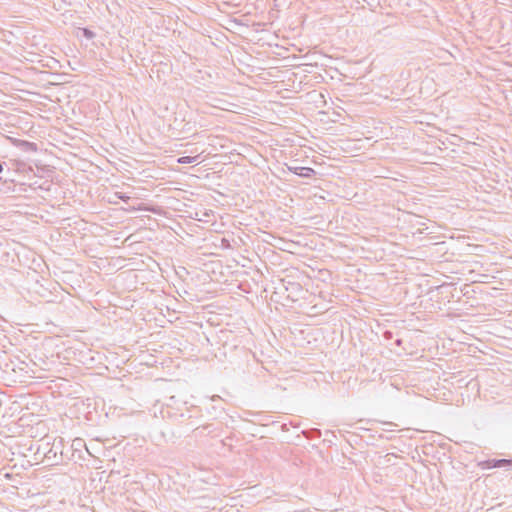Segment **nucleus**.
Returning <instances> with one entry per match:
<instances>
[{
    "label": "nucleus",
    "mask_w": 512,
    "mask_h": 512,
    "mask_svg": "<svg viewBox=\"0 0 512 512\" xmlns=\"http://www.w3.org/2000/svg\"><path fill=\"white\" fill-rule=\"evenodd\" d=\"M384 425H386L388 428L386 429L387 431H394V428L397 427L396 424L392 423V422H387L385 423Z\"/></svg>",
    "instance_id": "obj_6"
},
{
    "label": "nucleus",
    "mask_w": 512,
    "mask_h": 512,
    "mask_svg": "<svg viewBox=\"0 0 512 512\" xmlns=\"http://www.w3.org/2000/svg\"><path fill=\"white\" fill-rule=\"evenodd\" d=\"M290 170L301 177L310 178L314 175L315 171L310 167H293Z\"/></svg>",
    "instance_id": "obj_3"
},
{
    "label": "nucleus",
    "mask_w": 512,
    "mask_h": 512,
    "mask_svg": "<svg viewBox=\"0 0 512 512\" xmlns=\"http://www.w3.org/2000/svg\"><path fill=\"white\" fill-rule=\"evenodd\" d=\"M198 160V156H183L178 159V163L180 164H190Z\"/></svg>",
    "instance_id": "obj_4"
},
{
    "label": "nucleus",
    "mask_w": 512,
    "mask_h": 512,
    "mask_svg": "<svg viewBox=\"0 0 512 512\" xmlns=\"http://www.w3.org/2000/svg\"><path fill=\"white\" fill-rule=\"evenodd\" d=\"M86 451L88 454H91V451L89 450V448H86Z\"/></svg>",
    "instance_id": "obj_11"
},
{
    "label": "nucleus",
    "mask_w": 512,
    "mask_h": 512,
    "mask_svg": "<svg viewBox=\"0 0 512 512\" xmlns=\"http://www.w3.org/2000/svg\"><path fill=\"white\" fill-rule=\"evenodd\" d=\"M482 469H491L499 467H512V460L508 459H489L479 463Z\"/></svg>",
    "instance_id": "obj_1"
},
{
    "label": "nucleus",
    "mask_w": 512,
    "mask_h": 512,
    "mask_svg": "<svg viewBox=\"0 0 512 512\" xmlns=\"http://www.w3.org/2000/svg\"><path fill=\"white\" fill-rule=\"evenodd\" d=\"M84 35L88 38H91L93 36V33L88 29H84Z\"/></svg>",
    "instance_id": "obj_7"
},
{
    "label": "nucleus",
    "mask_w": 512,
    "mask_h": 512,
    "mask_svg": "<svg viewBox=\"0 0 512 512\" xmlns=\"http://www.w3.org/2000/svg\"><path fill=\"white\" fill-rule=\"evenodd\" d=\"M86 451L88 454H91V451L89 450V448H86Z\"/></svg>",
    "instance_id": "obj_9"
},
{
    "label": "nucleus",
    "mask_w": 512,
    "mask_h": 512,
    "mask_svg": "<svg viewBox=\"0 0 512 512\" xmlns=\"http://www.w3.org/2000/svg\"><path fill=\"white\" fill-rule=\"evenodd\" d=\"M3 171V165L0 163V173Z\"/></svg>",
    "instance_id": "obj_8"
},
{
    "label": "nucleus",
    "mask_w": 512,
    "mask_h": 512,
    "mask_svg": "<svg viewBox=\"0 0 512 512\" xmlns=\"http://www.w3.org/2000/svg\"><path fill=\"white\" fill-rule=\"evenodd\" d=\"M210 105L214 108L229 112H234V109L237 107V105L222 99H215Z\"/></svg>",
    "instance_id": "obj_2"
},
{
    "label": "nucleus",
    "mask_w": 512,
    "mask_h": 512,
    "mask_svg": "<svg viewBox=\"0 0 512 512\" xmlns=\"http://www.w3.org/2000/svg\"><path fill=\"white\" fill-rule=\"evenodd\" d=\"M115 196L118 199H121V200H124V201H127L130 198L129 196H126V195H124L123 193H120V192L115 193Z\"/></svg>",
    "instance_id": "obj_5"
},
{
    "label": "nucleus",
    "mask_w": 512,
    "mask_h": 512,
    "mask_svg": "<svg viewBox=\"0 0 512 512\" xmlns=\"http://www.w3.org/2000/svg\"><path fill=\"white\" fill-rule=\"evenodd\" d=\"M86 451L88 454H91V451L89 450V448H86Z\"/></svg>",
    "instance_id": "obj_10"
},
{
    "label": "nucleus",
    "mask_w": 512,
    "mask_h": 512,
    "mask_svg": "<svg viewBox=\"0 0 512 512\" xmlns=\"http://www.w3.org/2000/svg\"><path fill=\"white\" fill-rule=\"evenodd\" d=\"M4 321V318L0 315V322Z\"/></svg>",
    "instance_id": "obj_12"
}]
</instances>
